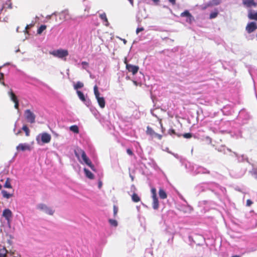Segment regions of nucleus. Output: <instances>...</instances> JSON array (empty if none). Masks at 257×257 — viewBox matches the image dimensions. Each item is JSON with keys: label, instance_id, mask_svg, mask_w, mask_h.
<instances>
[{"label": "nucleus", "instance_id": "obj_50", "mask_svg": "<svg viewBox=\"0 0 257 257\" xmlns=\"http://www.w3.org/2000/svg\"><path fill=\"white\" fill-rule=\"evenodd\" d=\"M154 3H158L160 2V0H152Z\"/></svg>", "mask_w": 257, "mask_h": 257}, {"label": "nucleus", "instance_id": "obj_56", "mask_svg": "<svg viewBox=\"0 0 257 257\" xmlns=\"http://www.w3.org/2000/svg\"><path fill=\"white\" fill-rule=\"evenodd\" d=\"M37 142L39 143L38 137L37 138Z\"/></svg>", "mask_w": 257, "mask_h": 257}, {"label": "nucleus", "instance_id": "obj_51", "mask_svg": "<svg viewBox=\"0 0 257 257\" xmlns=\"http://www.w3.org/2000/svg\"><path fill=\"white\" fill-rule=\"evenodd\" d=\"M205 173H207V174H210V171L209 170H206L205 171Z\"/></svg>", "mask_w": 257, "mask_h": 257}, {"label": "nucleus", "instance_id": "obj_41", "mask_svg": "<svg viewBox=\"0 0 257 257\" xmlns=\"http://www.w3.org/2000/svg\"><path fill=\"white\" fill-rule=\"evenodd\" d=\"M15 103V108L16 109H18L19 108V100L17 101H16L14 102Z\"/></svg>", "mask_w": 257, "mask_h": 257}, {"label": "nucleus", "instance_id": "obj_19", "mask_svg": "<svg viewBox=\"0 0 257 257\" xmlns=\"http://www.w3.org/2000/svg\"><path fill=\"white\" fill-rule=\"evenodd\" d=\"M221 0H212L208 3V6H217L220 4Z\"/></svg>", "mask_w": 257, "mask_h": 257}, {"label": "nucleus", "instance_id": "obj_10", "mask_svg": "<svg viewBox=\"0 0 257 257\" xmlns=\"http://www.w3.org/2000/svg\"><path fill=\"white\" fill-rule=\"evenodd\" d=\"M18 151H31V147L30 145L24 143L20 144L16 148Z\"/></svg>", "mask_w": 257, "mask_h": 257}, {"label": "nucleus", "instance_id": "obj_39", "mask_svg": "<svg viewBox=\"0 0 257 257\" xmlns=\"http://www.w3.org/2000/svg\"><path fill=\"white\" fill-rule=\"evenodd\" d=\"M126 152L130 156L134 155V153H133V151L130 149H127L126 150Z\"/></svg>", "mask_w": 257, "mask_h": 257}, {"label": "nucleus", "instance_id": "obj_30", "mask_svg": "<svg viewBox=\"0 0 257 257\" xmlns=\"http://www.w3.org/2000/svg\"><path fill=\"white\" fill-rule=\"evenodd\" d=\"M218 14V11L216 10L215 11L211 13L210 14L209 18L210 19L215 18Z\"/></svg>", "mask_w": 257, "mask_h": 257}, {"label": "nucleus", "instance_id": "obj_34", "mask_svg": "<svg viewBox=\"0 0 257 257\" xmlns=\"http://www.w3.org/2000/svg\"><path fill=\"white\" fill-rule=\"evenodd\" d=\"M182 136L186 139H190L192 137V134L190 133H185L182 135Z\"/></svg>", "mask_w": 257, "mask_h": 257}, {"label": "nucleus", "instance_id": "obj_5", "mask_svg": "<svg viewBox=\"0 0 257 257\" xmlns=\"http://www.w3.org/2000/svg\"><path fill=\"white\" fill-rule=\"evenodd\" d=\"M24 114L28 122L31 123H34L35 122L36 115L30 109H26Z\"/></svg>", "mask_w": 257, "mask_h": 257}, {"label": "nucleus", "instance_id": "obj_20", "mask_svg": "<svg viewBox=\"0 0 257 257\" xmlns=\"http://www.w3.org/2000/svg\"><path fill=\"white\" fill-rule=\"evenodd\" d=\"M2 194L3 196V197L5 198L9 199L10 197H12L13 196V194H10L8 193V192L6 190H2Z\"/></svg>", "mask_w": 257, "mask_h": 257}, {"label": "nucleus", "instance_id": "obj_35", "mask_svg": "<svg viewBox=\"0 0 257 257\" xmlns=\"http://www.w3.org/2000/svg\"><path fill=\"white\" fill-rule=\"evenodd\" d=\"M151 193L152 194V198L153 197H156L157 196V193H156V189L155 188H152L151 189Z\"/></svg>", "mask_w": 257, "mask_h": 257}, {"label": "nucleus", "instance_id": "obj_55", "mask_svg": "<svg viewBox=\"0 0 257 257\" xmlns=\"http://www.w3.org/2000/svg\"><path fill=\"white\" fill-rule=\"evenodd\" d=\"M134 84H137V82H136V81H134Z\"/></svg>", "mask_w": 257, "mask_h": 257}, {"label": "nucleus", "instance_id": "obj_29", "mask_svg": "<svg viewBox=\"0 0 257 257\" xmlns=\"http://www.w3.org/2000/svg\"><path fill=\"white\" fill-rule=\"evenodd\" d=\"M181 17H188V18H191L192 17V15L189 13V12L188 11H187V10H186L184 12L182 13L181 14Z\"/></svg>", "mask_w": 257, "mask_h": 257}, {"label": "nucleus", "instance_id": "obj_32", "mask_svg": "<svg viewBox=\"0 0 257 257\" xmlns=\"http://www.w3.org/2000/svg\"><path fill=\"white\" fill-rule=\"evenodd\" d=\"M109 222L111 226L116 227L117 226V222L116 220L114 219H109Z\"/></svg>", "mask_w": 257, "mask_h": 257}, {"label": "nucleus", "instance_id": "obj_42", "mask_svg": "<svg viewBox=\"0 0 257 257\" xmlns=\"http://www.w3.org/2000/svg\"><path fill=\"white\" fill-rule=\"evenodd\" d=\"M82 65H83V66H88V63L87 62H85V61H83L81 63Z\"/></svg>", "mask_w": 257, "mask_h": 257}, {"label": "nucleus", "instance_id": "obj_36", "mask_svg": "<svg viewBox=\"0 0 257 257\" xmlns=\"http://www.w3.org/2000/svg\"><path fill=\"white\" fill-rule=\"evenodd\" d=\"M113 215L115 216L118 212V207L116 205L113 206Z\"/></svg>", "mask_w": 257, "mask_h": 257}, {"label": "nucleus", "instance_id": "obj_6", "mask_svg": "<svg viewBox=\"0 0 257 257\" xmlns=\"http://www.w3.org/2000/svg\"><path fill=\"white\" fill-rule=\"evenodd\" d=\"M146 134L152 138L155 137L159 140H161L163 138L162 135L156 133L154 130L149 126L147 127Z\"/></svg>", "mask_w": 257, "mask_h": 257}, {"label": "nucleus", "instance_id": "obj_49", "mask_svg": "<svg viewBox=\"0 0 257 257\" xmlns=\"http://www.w3.org/2000/svg\"><path fill=\"white\" fill-rule=\"evenodd\" d=\"M22 133L21 131V130H19L17 133H16V135L17 136L19 135V134H20L21 133Z\"/></svg>", "mask_w": 257, "mask_h": 257}, {"label": "nucleus", "instance_id": "obj_46", "mask_svg": "<svg viewBox=\"0 0 257 257\" xmlns=\"http://www.w3.org/2000/svg\"><path fill=\"white\" fill-rule=\"evenodd\" d=\"M4 79V74L2 73H0V80Z\"/></svg>", "mask_w": 257, "mask_h": 257}, {"label": "nucleus", "instance_id": "obj_7", "mask_svg": "<svg viewBox=\"0 0 257 257\" xmlns=\"http://www.w3.org/2000/svg\"><path fill=\"white\" fill-rule=\"evenodd\" d=\"M37 208L44 211L46 213L50 215H52L54 213V210L44 204H38L37 205Z\"/></svg>", "mask_w": 257, "mask_h": 257}, {"label": "nucleus", "instance_id": "obj_40", "mask_svg": "<svg viewBox=\"0 0 257 257\" xmlns=\"http://www.w3.org/2000/svg\"><path fill=\"white\" fill-rule=\"evenodd\" d=\"M34 25L33 24H31V25H27L25 28V29H26V33H28L27 32V30L28 29H29L30 28L33 27Z\"/></svg>", "mask_w": 257, "mask_h": 257}, {"label": "nucleus", "instance_id": "obj_37", "mask_svg": "<svg viewBox=\"0 0 257 257\" xmlns=\"http://www.w3.org/2000/svg\"><path fill=\"white\" fill-rule=\"evenodd\" d=\"M144 30V28L143 27L138 28L136 30V33L138 34L140 32L143 31Z\"/></svg>", "mask_w": 257, "mask_h": 257}, {"label": "nucleus", "instance_id": "obj_14", "mask_svg": "<svg viewBox=\"0 0 257 257\" xmlns=\"http://www.w3.org/2000/svg\"><path fill=\"white\" fill-rule=\"evenodd\" d=\"M99 17L103 22H104L105 23L104 25L106 26H109V23L108 19L107 18L106 15L105 13L100 14Z\"/></svg>", "mask_w": 257, "mask_h": 257}, {"label": "nucleus", "instance_id": "obj_21", "mask_svg": "<svg viewBox=\"0 0 257 257\" xmlns=\"http://www.w3.org/2000/svg\"><path fill=\"white\" fill-rule=\"evenodd\" d=\"M248 18L250 20H255L257 21V12L256 13H252L250 12L248 14Z\"/></svg>", "mask_w": 257, "mask_h": 257}, {"label": "nucleus", "instance_id": "obj_8", "mask_svg": "<svg viewBox=\"0 0 257 257\" xmlns=\"http://www.w3.org/2000/svg\"><path fill=\"white\" fill-rule=\"evenodd\" d=\"M38 137L41 138V140L43 144H48L50 143L51 140V135L47 133H43L39 134Z\"/></svg>", "mask_w": 257, "mask_h": 257}, {"label": "nucleus", "instance_id": "obj_4", "mask_svg": "<svg viewBox=\"0 0 257 257\" xmlns=\"http://www.w3.org/2000/svg\"><path fill=\"white\" fill-rule=\"evenodd\" d=\"M55 16L56 17V21L59 23H62L71 19L70 14L68 11H62L55 15Z\"/></svg>", "mask_w": 257, "mask_h": 257}, {"label": "nucleus", "instance_id": "obj_47", "mask_svg": "<svg viewBox=\"0 0 257 257\" xmlns=\"http://www.w3.org/2000/svg\"><path fill=\"white\" fill-rule=\"evenodd\" d=\"M132 6H134V0H128Z\"/></svg>", "mask_w": 257, "mask_h": 257}, {"label": "nucleus", "instance_id": "obj_1", "mask_svg": "<svg viewBox=\"0 0 257 257\" xmlns=\"http://www.w3.org/2000/svg\"><path fill=\"white\" fill-rule=\"evenodd\" d=\"M74 154H75L76 157L78 159H79L80 155H81L82 159L83 160L84 162L86 165H87L89 167H90V168L92 170H93V171L95 170L94 165L92 164L90 159L87 157V156H86V154L85 152L84 151V150H83L82 149H81L80 148H77L74 150Z\"/></svg>", "mask_w": 257, "mask_h": 257}, {"label": "nucleus", "instance_id": "obj_57", "mask_svg": "<svg viewBox=\"0 0 257 257\" xmlns=\"http://www.w3.org/2000/svg\"><path fill=\"white\" fill-rule=\"evenodd\" d=\"M123 42H124V43H125V42H126V40H123Z\"/></svg>", "mask_w": 257, "mask_h": 257}, {"label": "nucleus", "instance_id": "obj_31", "mask_svg": "<svg viewBox=\"0 0 257 257\" xmlns=\"http://www.w3.org/2000/svg\"><path fill=\"white\" fill-rule=\"evenodd\" d=\"M8 253V250L6 249V247H4L3 248L0 249V253L4 257H7V254Z\"/></svg>", "mask_w": 257, "mask_h": 257}, {"label": "nucleus", "instance_id": "obj_43", "mask_svg": "<svg viewBox=\"0 0 257 257\" xmlns=\"http://www.w3.org/2000/svg\"><path fill=\"white\" fill-rule=\"evenodd\" d=\"M169 2L173 5H175L176 4V0H169Z\"/></svg>", "mask_w": 257, "mask_h": 257}, {"label": "nucleus", "instance_id": "obj_16", "mask_svg": "<svg viewBox=\"0 0 257 257\" xmlns=\"http://www.w3.org/2000/svg\"><path fill=\"white\" fill-rule=\"evenodd\" d=\"M9 95L11 98V99L14 102L18 101L17 96L15 94L12 89L9 92Z\"/></svg>", "mask_w": 257, "mask_h": 257}, {"label": "nucleus", "instance_id": "obj_22", "mask_svg": "<svg viewBox=\"0 0 257 257\" xmlns=\"http://www.w3.org/2000/svg\"><path fill=\"white\" fill-rule=\"evenodd\" d=\"M77 94L79 98H80V99H81L83 102L85 101L86 99H85V96H84V94L81 91H80L79 90H77Z\"/></svg>", "mask_w": 257, "mask_h": 257}, {"label": "nucleus", "instance_id": "obj_9", "mask_svg": "<svg viewBox=\"0 0 257 257\" xmlns=\"http://www.w3.org/2000/svg\"><path fill=\"white\" fill-rule=\"evenodd\" d=\"M124 63L126 64V68L129 72H132L133 75H135L137 73L139 70V66L127 64L126 61Z\"/></svg>", "mask_w": 257, "mask_h": 257}, {"label": "nucleus", "instance_id": "obj_15", "mask_svg": "<svg viewBox=\"0 0 257 257\" xmlns=\"http://www.w3.org/2000/svg\"><path fill=\"white\" fill-rule=\"evenodd\" d=\"M153 208L155 210H157L159 208V201L157 198V197H153Z\"/></svg>", "mask_w": 257, "mask_h": 257}, {"label": "nucleus", "instance_id": "obj_44", "mask_svg": "<svg viewBox=\"0 0 257 257\" xmlns=\"http://www.w3.org/2000/svg\"><path fill=\"white\" fill-rule=\"evenodd\" d=\"M160 127H161V129H162V133H164V131H165V128L163 127V125H162V124L161 123H160Z\"/></svg>", "mask_w": 257, "mask_h": 257}, {"label": "nucleus", "instance_id": "obj_17", "mask_svg": "<svg viewBox=\"0 0 257 257\" xmlns=\"http://www.w3.org/2000/svg\"><path fill=\"white\" fill-rule=\"evenodd\" d=\"M84 173H85V174L86 176L88 178H89L90 179H93L94 178L93 174L89 170H88L87 169L84 168Z\"/></svg>", "mask_w": 257, "mask_h": 257}, {"label": "nucleus", "instance_id": "obj_23", "mask_svg": "<svg viewBox=\"0 0 257 257\" xmlns=\"http://www.w3.org/2000/svg\"><path fill=\"white\" fill-rule=\"evenodd\" d=\"M70 130L74 133H79V128L77 125H73L70 127Z\"/></svg>", "mask_w": 257, "mask_h": 257}, {"label": "nucleus", "instance_id": "obj_12", "mask_svg": "<svg viewBox=\"0 0 257 257\" xmlns=\"http://www.w3.org/2000/svg\"><path fill=\"white\" fill-rule=\"evenodd\" d=\"M12 212L9 209H6L3 212V216L9 222L12 217Z\"/></svg>", "mask_w": 257, "mask_h": 257}, {"label": "nucleus", "instance_id": "obj_38", "mask_svg": "<svg viewBox=\"0 0 257 257\" xmlns=\"http://www.w3.org/2000/svg\"><path fill=\"white\" fill-rule=\"evenodd\" d=\"M253 203L252 201L250 199H247L246 201V206H250Z\"/></svg>", "mask_w": 257, "mask_h": 257}, {"label": "nucleus", "instance_id": "obj_3", "mask_svg": "<svg viewBox=\"0 0 257 257\" xmlns=\"http://www.w3.org/2000/svg\"><path fill=\"white\" fill-rule=\"evenodd\" d=\"M94 93L96 99L98 102L99 106L101 108H103L105 106V101L103 97L100 96V93L98 91V88L97 85H95L93 88Z\"/></svg>", "mask_w": 257, "mask_h": 257}, {"label": "nucleus", "instance_id": "obj_33", "mask_svg": "<svg viewBox=\"0 0 257 257\" xmlns=\"http://www.w3.org/2000/svg\"><path fill=\"white\" fill-rule=\"evenodd\" d=\"M168 134L170 135H175L177 136L178 137H180L182 136L181 135L177 134L175 132V131L174 129L169 130L168 131Z\"/></svg>", "mask_w": 257, "mask_h": 257}, {"label": "nucleus", "instance_id": "obj_52", "mask_svg": "<svg viewBox=\"0 0 257 257\" xmlns=\"http://www.w3.org/2000/svg\"><path fill=\"white\" fill-rule=\"evenodd\" d=\"M3 85H5V82L4 81L1 82Z\"/></svg>", "mask_w": 257, "mask_h": 257}, {"label": "nucleus", "instance_id": "obj_11", "mask_svg": "<svg viewBox=\"0 0 257 257\" xmlns=\"http://www.w3.org/2000/svg\"><path fill=\"white\" fill-rule=\"evenodd\" d=\"M257 29V26L254 22H250L246 27V30L248 33H251Z\"/></svg>", "mask_w": 257, "mask_h": 257}, {"label": "nucleus", "instance_id": "obj_48", "mask_svg": "<svg viewBox=\"0 0 257 257\" xmlns=\"http://www.w3.org/2000/svg\"><path fill=\"white\" fill-rule=\"evenodd\" d=\"M101 186H102V182L100 181L98 183L99 188H101Z\"/></svg>", "mask_w": 257, "mask_h": 257}, {"label": "nucleus", "instance_id": "obj_25", "mask_svg": "<svg viewBox=\"0 0 257 257\" xmlns=\"http://www.w3.org/2000/svg\"><path fill=\"white\" fill-rule=\"evenodd\" d=\"M46 25H41L38 29L37 30V33L38 34H41L46 29Z\"/></svg>", "mask_w": 257, "mask_h": 257}, {"label": "nucleus", "instance_id": "obj_13", "mask_svg": "<svg viewBox=\"0 0 257 257\" xmlns=\"http://www.w3.org/2000/svg\"><path fill=\"white\" fill-rule=\"evenodd\" d=\"M243 4L246 7L251 8L255 7L257 4L254 2V0H242Z\"/></svg>", "mask_w": 257, "mask_h": 257}, {"label": "nucleus", "instance_id": "obj_58", "mask_svg": "<svg viewBox=\"0 0 257 257\" xmlns=\"http://www.w3.org/2000/svg\"><path fill=\"white\" fill-rule=\"evenodd\" d=\"M0 257H4L3 255L0 253Z\"/></svg>", "mask_w": 257, "mask_h": 257}, {"label": "nucleus", "instance_id": "obj_54", "mask_svg": "<svg viewBox=\"0 0 257 257\" xmlns=\"http://www.w3.org/2000/svg\"><path fill=\"white\" fill-rule=\"evenodd\" d=\"M2 188V186L1 185V184H0V190H1Z\"/></svg>", "mask_w": 257, "mask_h": 257}, {"label": "nucleus", "instance_id": "obj_53", "mask_svg": "<svg viewBox=\"0 0 257 257\" xmlns=\"http://www.w3.org/2000/svg\"><path fill=\"white\" fill-rule=\"evenodd\" d=\"M232 257H240V256L239 255H234V256H232Z\"/></svg>", "mask_w": 257, "mask_h": 257}, {"label": "nucleus", "instance_id": "obj_27", "mask_svg": "<svg viewBox=\"0 0 257 257\" xmlns=\"http://www.w3.org/2000/svg\"><path fill=\"white\" fill-rule=\"evenodd\" d=\"M22 130L25 132L26 136L28 137L30 136V130L26 125L23 126Z\"/></svg>", "mask_w": 257, "mask_h": 257}, {"label": "nucleus", "instance_id": "obj_45", "mask_svg": "<svg viewBox=\"0 0 257 257\" xmlns=\"http://www.w3.org/2000/svg\"><path fill=\"white\" fill-rule=\"evenodd\" d=\"M210 6H208V4H206L204 7H202V10H205L208 7H209Z\"/></svg>", "mask_w": 257, "mask_h": 257}, {"label": "nucleus", "instance_id": "obj_2", "mask_svg": "<svg viewBox=\"0 0 257 257\" xmlns=\"http://www.w3.org/2000/svg\"><path fill=\"white\" fill-rule=\"evenodd\" d=\"M50 54L53 55L55 57L60 59H64L66 60L65 58L68 55L69 53L67 50L59 49L49 52Z\"/></svg>", "mask_w": 257, "mask_h": 257}, {"label": "nucleus", "instance_id": "obj_24", "mask_svg": "<svg viewBox=\"0 0 257 257\" xmlns=\"http://www.w3.org/2000/svg\"><path fill=\"white\" fill-rule=\"evenodd\" d=\"M132 199L133 201L135 202H138L140 201V198L135 193H133V194L132 195Z\"/></svg>", "mask_w": 257, "mask_h": 257}, {"label": "nucleus", "instance_id": "obj_28", "mask_svg": "<svg viewBox=\"0 0 257 257\" xmlns=\"http://www.w3.org/2000/svg\"><path fill=\"white\" fill-rule=\"evenodd\" d=\"M11 180L10 178H8L6 181V182L4 185V187L7 188H12V185L11 184Z\"/></svg>", "mask_w": 257, "mask_h": 257}, {"label": "nucleus", "instance_id": "obj_18", "mask_svg": "<svg viewBox=\"0 0 257 257\" xmlns=\"http://www.w3.org/2000/svg\"><path fill=\"white\" fill-rule=\"evenodd\" d=\"M159 195L160 198L162 199H165L167 197V193L163 189H159Z\"/></svg>", "mask_w": 257, "mask_h": 257}, {"label": "nucleus", "instance_id": "obj_26", "mask_svg": "<svg viewBox=\"0 0 257 257\" xmlns=\"http://www.w3.org/2000/svg\"><path fill=\"white\" fill-rule=\"evenodd\" d=\"M84 86V84L82 82L78 81L77 83L74 85V88L75 89L77 90L79 88H81L83 87Z\"/></svg>", "mask_w": 257, "mask_h": 257}]
</instances>
